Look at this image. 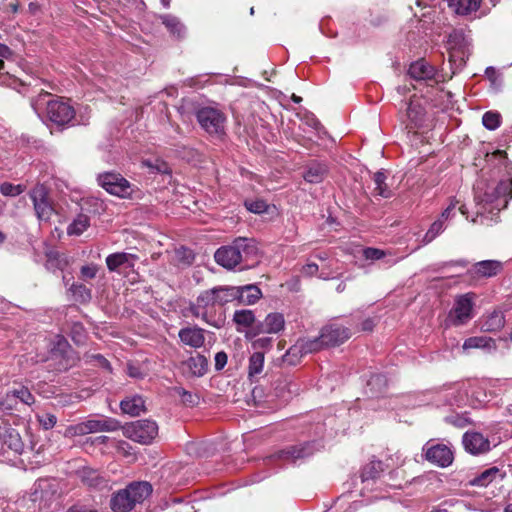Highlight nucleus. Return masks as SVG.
Listing matches in <instances>:
<instances>
[{
  "instance_id": "obj_35",
  "label": "nucleus",
  "mask_w": 512,
  "mask_h": 512,
  "mask_svg": "<svg viewBox=\"0 0 512 512\" xmlns=\"http://www.w3.org/2000/svg\"><path fill=\"white\" fill-rule=\"evenodd\" d=\"M264 367V353L255 352L249 358L248 376L250 379L259 375Z\"/></svg>"
},
{
  "instance_id": "obj_34",
  "label": "nucleus",
  "mask_w": 512,
  "mask_h": 512,
  "mask_svg": "<svg viewBox=\"0 0 512 512\" xmlns=\"http://www.w3.org/2000/svg\"><path fill=\"white\" fill-rule=\"evenodd\" d=\"M160 19L173 36H183L185 28L177 17L166 14L160 16Z\"/></svg>"
},
{
  "instance_id": "obj_36",
  "label": "nucleus",
  "mask_w": 512,
  "mask_h": 512,
  "mask_svg": "<svg viewBox=\"0 0 512 512\" xmlns=\"http://www.w3.org/2000/svg\"><path fill=\"white\" fill-rule=\"evenodd\" d=\"M407 117L411 123V128L419 126L424 117V110L421 105L411 100L407 108Z\"/></svg>"
},
{
  "instance_id": "obj_56",
  "label": "nucleus",
  "mask_w": 512,
  "mask_h": 512,
  "mask_svg": "<svg viewBox=\"0 0 512 512\" xmlns=\"http://www.w3.org/2000/svg\"><path fill=\"white\" fill-rule=\"evenodd\" d=\"M318 271V265L315 263H309L303 266L302 272L307 276H313Z\"/></svg>"
},
{
  "instance_id": "obj_29",
  "label": "nucleus",
  "mask_w": 512,
  "mask_h": 512,
  "mask_svg": "<svg viewBox=\"0 0 512 512\" xmlns=\"http://www.w3.org/2000/svg\"><path fill=\"white\" fill-rule=\"evenodd\" d=\"M238 288L237 300L246 305H252L261 298V290L254 285H246Z\"/></svg>"
},
{
  "instance_id": "obj_25",
  "label": "nucleus",
  "mask_w": 512,
  "mask_h": 512,
  "mask_svg": "<svg viewBox=\"0 0 512 512\" xmlns=\"http://www.w3.org/2000/svg\"><path fill=\"white\" fill-rule=\"evenodd\" d=\"M120 407L123 413L138 416L145 410V401L141 396L135 395L122 400Z\"/></svg>"
},
{
  "instance_id": "obj_41",
  "label": "nucleus",
  "mask_w": 512,
  "mask_h": 512,
  "mask_svg": "<svg viewBox=\"0 0 512 512\" xmlns=\"http://www.w3.org/2000/svg\"><path fill=\"white\" fill-rule=\"evenodd\" d=\"M445 229V223L442 219H437L434 221L426 234L423 237L422 242L424 244H428L433 241L440 233H442Z\"/></svg>"
},
{
  "instance_id": "obj_53",
  "label": "nucleus",
  "mask_w": 512,
  "mask_h": 512,
  "mask_svg": "<svg viewBox=\"0 0 512 512\" xmlns=\"http://www.w3.org/2000/svg\"><path fill=\"white\" fill-rule=\"evenodd\" d=\"M12 56L11 49L5 44L0 43V72L4 69L3 59H9Z\"/></svg>"
},
{
  "instance_id": "obj_54",
  "label": "nucleus",
  "mask_w": 512,
  "mask_h": 512,
  "mask_svg": "<svg viewBox=\"0 0 512 512\" xmlns=\"http://www.w3.org/2000/svg\"><path fill=\"white\" fill-rule=\"evenodd\" d=\"M227 364V354L225 352H218L215 355V369L221 370Z\"/></svg>"
},
{
  "instance_id": "obj_20",
  "label": "nucleus",
  "mask_w": 512,
  "mask_h": 512,
  "mask_svg": "<svg viewBox=\"0 0 512 512\" xmlns=\"http://www.w3.org/2000/svg\"><path fill=\"white\" fill-rule=\"evenodd\" d=\"M138 257L134 254L118 252L110 254L106 257V265L109 271H116L119 267L126 265L133 267Z\"/></svg>"
},
{
  "instance_id": "obj_30",
  "label": "nucleus",
  "mask_w": 512,
  "mask_h": 512,
  "mask_svg": "<svg viewBox=\"0 0 512 512\" xmlns=\"http://www.w3.org/2000/svg\"><path fill=\"white\" fill-rule=\"evenodd\" d=\"M497 479H502V474L497 467H492V468L486 469L481 474H479L477 477L472 479L470 481V484L472 486L487 487L489 484H491L493 481H495Z\"/></svg>"
},
{
  "instance_id": "obj_58",
  "label": "nucleus",
  "mask_w": 512,
  "mask_h": 512,
  "mask_svg": "<svg viewBox=\"0 0 512 512\" xmlns=\"http://www.w3.org/2000/svg\"><path fill=\"white\" fill-rule=\"evenodd\" d=\"M375 327V320L367 318L361 323V330L365 332H371Z\"/></svg>"
},
{
  "instance_id": "obj_23",
  "label": "nucleus",
  "mask_w": 512,
  "mask_h": 512,
  "mask_svg": "<svg viewBox=\"0 0 512 512\" xmlns=\"http://www.w3.org/2000/svg\"><path fill=\"white\" fill-rule=\"evenodd\" d=\"M324 347H326V344H324V339H323L322 333H321L320 336L315 337V338L299 339L296 342V344L293 346V350H295L301 354H308V353H313V352L319 351Z\"/></svg>"
},
{
  "instance_id": "obj_13",
  "label": "nucleus",
  "mask_w": 512,
  "mask_h": 512,
  "mask_svg": "<svg viewBox=\"0 0 512 512\" xmlns=\"http://www.w3.org/2000/svg\"><path fill=\"white\" fill-rule=\"evenodd\" d=\"M285 327L284 316L281 313H269L265 319L256 325L255 331H247L246 338L253 339L259 334H277Z\"/></svg>"
},
{
  "instance_id": "obj_3",
  "label": "nucleus",
  "mask_w": 512,
  "mask_h": 512,
  "mask_svg": "<svg viewBox=\"0 0 512 512\" xmlns=\"http://www.w3.org/2000/svg\"><path fill=\"white\" fill-rule=\"evenodd\" d=\"M256 252L257 247L253 239L240 237L235 239L231 245L217 249L214 258L224 268L233 269Z\"/></svg>"
},
{
  "instance_id": "obj_4",
  "label": "nucleus",
  "mask_w": 512,
  "mask_h": 512,
  "mask_svg": "<svg viewBox=\"0 0 512 512\" xmlns=\"http://www.w3.org/2000/svg\"><path fill=\"white\" fill-rule=\"evenodd\" d=\"M213 297L209 289L201 292L196 300L189 305L188 310L193 317L212 327L220 328L223 325L224 319Z\"/></svg>"
},
{
  "instance_id": "obj_51",
  "label": "nucleus",
  "mask_w": 512,
  "mask_h": 512,
  "mask_svg": "<svg viewBox=\"0 0 512 512\" xmlns=\"http://www.w3.org/2000/svg\"><path fill=\"white\" fill-rule=\"evenodd\" d=\"M142 166H145L151 170H156L158 172H161V173H167L168 172V167L166 166L165 163L161 162V161H155V163H152L151 161L149 160H144L142 162Z\"/></svg>"
},
{
  "instance_id": "obj_55",
  "label": "nucleus",
  "mask_w": 512,
  "mask_h": 512,
  "mask_svg": "<svg viewBox=\"0 0 512 512\" xmlns=\"http://www.w3.org/2000/svg\"><path fill=\"white\" fill-rule=\"evenodd\" d=\"M457 204H458V201L455 199H452L450 204L448 205V207L442 212L439 219H442L444 222L447 221L450 218L451 213L455 210Z\"/></svg>"
},
{
  "instance_id": "obj_61",
  "label": "nucleus",
  "mask_w": 512,
  "mask_h": 512,
  "mask_svg": "<svg viewBox=\"0 0 512 512\" xmlns=\"http://www.w3.org/2000/svg\"><path fill=\"white\" fill-rule=\"evenodd\" d=\"M95 358L99 361V363H100L103 367H105V368H107V369H109V368H110L109 362H108V361H107V360H106L102 355H97V356H95Z\"/></svg>"
},
{
  "instance_id": "obj_31",
  "label": "nucleus",
  "mask_w": 512,
  "mask_h": 512,
  "mask_svg": "<svg viewBox=\"0 0 512 512\" xmlns=\"http://www.w3.org/2000/svg\"><path fill=\"white\" fill-rule=\"evenodd\" d=\"M505 318L501 311H493L484 320L481 329L485 332H496L504 327Z\"/></svg>"
},
{
  "instance_id": "obj_45",
  "label": "nucleus",
  "mask_w": 512,
  "mask_h": 512,
  "mask_svg": "<svg viewBox=\"0 0 512 512\" xmlns=\"http://www.w3.org/2000/svg\"><path fill=\"white\" fill-rule=\"evenodd\" d=\"M25 190V187L21 184L14 185L9 182H4L0 186V193L4 196H11L15 197L23 193Z\"/></svg>"
},
{
  "instance_id": "obj_40",
  "label": "nucleus",
  "mask_w": 512,
  "mask_h": 512,
  "mask_svg": "<svg viewBox=\"0 0 512 512\" xmlns=\"http://www.w3.org/2000/svg\"><path fill=\"white\" fill-rule=\"evenodd\" d=\"M4 443L12 450L18 452L21 451L23 444L21 441V437L17 431L14 429H9L6 431V435H4Z\"/></svg>"
},
{
  "instance_id": "obj_42",
  "label": "nucleus",
  "mask_w": 512,
  "mask_h": 512,
  "mask_svg": "<svg viewBox=\"0 0 512 512\" xmlns=\"http://www.w3.org/2000/svg\"><path fill=\"white\" fill-rule=\"evenodd\" d=\"M311 454V451L308 447V445L305 446H299V447H292L288 450H285L282 452L281 457H284L286 459L291 460H297L300 458L307 457Z\"/></svg>"
},
{
  "instance_id": "obj_16",
  "label": "nucleus",
  "mask_w": 512,
  "mask_h": 512,
  "mask_svg": "<svg viewBox=\"0 0 512 512\" xmlns=\"http://www.w3.org/2000/svg\"><path fill=\"white\" fill-rule=\"evenodd\" d=\"M178 336L182 343L193 348H200L205 342L204 330L199 327L182 328Z\"/></svg>"
},
{
  "instance_id": "obj_57",
  "label": "nucleus",
  "mask_w": 512,
  "mask_h": 512,
  "mask_svg": "<svg viewBox=\"0 0 512 512\" xmlns=\"http://www.w3.org/2000/svg\"><path fill=\"white\" fill-rule=\"evenodd\" d=\"M271 344V340L267 337L259 338L253 341L252 345L254 348H264Z\"/></svg>"
},
{
  "instance_id": "obj_12",
  "label": "nucleus",
  "mask_w": 512,
  "mask_h": 512,
  "mask_svg": "<svg viewBox=\"0 0 512 512\" xmlns=\"http://www.w3.org/2000/svg\"><path fill=\"white\" fill-rule=\"evenodd\" d=\"M30 199L33 202L37 218L41 221H47L53 214V207L48 199V192L44 185L37 184L29 192Z\"/></svg>"
},
{
  "instance_id": "obj_63",
  "label": "nucleus",
  "mask_w": 512,
  "mask_h": 512,
  "mask_svg": "<svg viewBox=\"0 0 512 512\" xmlns=\"http://www.w3.org/2000/svg\"><path fill=\"white\" fill-rule=\"evenodd\" d=\"M29 9H30L31 12L35 13L38 10V6L35 3H30L29 4Z\"/></svg>"
},
{
  "instance_id": "obj_8",
  "label": "nucleus",
  "mask_w": 512,
  "mask_h": 512,
  "mask_svg": "<svg viewBox=\"0 0 512 512\" xmlns=\"http://www.w3.org/2000/svg\"><path fill=\"white\" fill-rule=\"evenodd\" d=\"M124 435L142 444L150 443L158 434V425L152 420H137L123 427Z\"/></svg>"
},
{
  "instance_id": "obj_10",
  "label": "nucleus",
  "mask_w": 512,
  "mask_h": 512,
  "mask_svg": "<svg viewBox=\"0 0 512 512\" xmlns=\"http://www.w3.org/2000/svg\"><path fill=\"white\" fill-rule=\"evenodd\" d=\"M46 116L55 125L65 126L74 119L75 110L67 101L52 99L47 103Z\"/></svg>"
},
{
  "instance_id": "obj_48",
  "label": "nucleus",
  "mask_w": 512,
  "mask_h": 512,
  "mask_svg": "<svg viewBox=\"0 0 512 512\" xmlns=\"http://www.w3.org/2000/svg\"><path fill=\"white\" fill-rule=\"evenodd\" d=\"M7 398H18L25 404H32L34 399L32 394L27 388H21L19 390H14L11 393H7Z\"/></svg>"
},
{
  "instance_id": "obj_59",
  "label": "nucleus",
  "mask_w": 512,
  "mask_h": 512,
  "mask_svg": "<svg viewBox=\"0 0 512 512\" xmlns=\"http://www.w3.org/2000/svg\"><path fill=\"white\" fill-rule=\"evenodd\" d=\"M177 392L181 396L183 402H189V403L193 402V400H192L193 396L190 392H188L182 388L177 389Z\"/></svg>"
},
{
  "instance_id": "obj_37",
  "label": "nucleus",
  "mask_w": 512,
  "mask_h": 512,
  "mask_svg": "<svg viewBox=\"0 0 512 512\" xmlns=\"http://www.w3.org/2000/svg\"><path fill=\"white\" fill-rule=\"evenodd\" d=\"M327 169L325 165L314 164L310 166L304 175V178L309 183H319L323 180Z\"/></svg>"
},
{
  "instance_id": "obj_47",
  "label": "nucleus",
  "mask_w": 512,
  "mask_h": 512,
  "mask_svg": "<svg viewBox=\"0 0 512 512\" xmlns=\"http://www.w3.org/2000/svg\"><path fill=\"white\" fill-rule=\"evenodd\" d=\"M115 447L117 452L124 458L128 459V461L135 460V454L132 451V447L126 441H117L115 443Z\"/></svg>"
},
{
  "instance_id": "obj_38",
  "label": "nucleus",
  "mask_w": 512,
  "mask_h": 512,
  "mask_svg": "<svg viewBox=\"0 0 512 512\" xmlns=\"http://www.w3.org/2000/svg\"><path fill=\"white\" fill-rule=\"evenodd\" d=\"M373 180H374V184H375V192L384 197V198H388L391 196V191L388 189L386 183H385V180H386V176L383 172L381 171H378L374 174L373 176Z\"/></svg>"
},
{
  "instance_id": "obj_17",
  "label": "nucleus",
  "mask_w": 512,
  "mask_h": 512,
  "mask_svg": "<svg viewBox=\"0 0 512 512\" xmlns=\"http://www.w3.org/2000/svg\"><path fill=\"white\" fill-rule=\"evenodd\" d=\"M486 382H476L469 385L466 393L474 406H482L489 402L493 395L487 392Z\"/></svg>"
},
{
  "instance_id": "obj_46",
  "label": "nucleus",
  "mask_w": 512,
  "mask_h": 512,
  "mask_svg": "<svg viewBox=\"0 0 512 512\" xmlns=\"http://www.w3.org/2000/svg\"><path fill=\"white\" fill-rule=\"evenodd\" d=\"M245 207L248 211L255 214H262L268 211L269 206L264 200H247Z\"/></svg>"
},
{
  "instance_id": "obj_52",
  "label": "nucleus",
  "mask_w": 512,
  "mask_h": 512,
  "mask_svg": "<svg viewBox=\"0 0 512 512\" xmlns=\"http://www.w3.org/2000/svg\"><path fill=\"white\" fill-rule=\"evenodd\" d=\"M98 272L96 264H89L81 268V276L85 279H93Z\"/></svg>"
},
{
  "instance_id": "obj_43",
  "label": "nucleus",
  "mask_w": 512,
  "mask_h": 512,
  "mask_svg": "<svg viewBox=\"0 0 512 512\" xmlns=\"http://www.w3.org/2000/svg\"><path fill=\"white\" fill-rule=\"evenodd\" d=\"M482 123L488 130H495L501 124V115L498 112L488 111L483 115Z\"/></svg>"
},
{
  "instance_id": "obj_19",
  "label": "nucleus",
  "mask_w": 512,
  "mask_h": 512,
  "mask_svg": "<svg viewBox=\"0 0 512 512\" xmlns=\"http://www.w3.org/2000/svg\"><path fill=\"white\" fill-rule=\"evenodd\" d=\"M411 78L421 81L430 80L435 75V69L433 66L428 64L425 60L420 59L412 63L408 70Z\"/></svg>"
},
{
  "instance_id": "obj_22",
  "label": "nucleus",
  "mask_w": 512,
  "mask_h": 512,
  "mask_svg": "<svg viewBox=\"0 0 512 512\" xmlns=\"http://www.w3.org/2000/svg\"><path fill=\"white\" fill-rule=\"evenodd\" d=\"M213 294L219 308L227 303L237 300L238 288L233 286H219L209 289Z\"/></svg>"
},
{
  "instance_id": "obj_1",
  "label": "nucleus",
  "mask_w": 512,
  "mask_h": 512,
  "mask_svg": "<svg viewBox=\"0 0 512 512\" xmlns=\"http://www.w3.org/2000/svg\"><path fill=\"white\" fill-rule=\"evenodd\" d=\"M512 199V175L498 183L486 184L478 182L475 188V200L478 206L477 214L493 213L507 207Z\"/></svg>"
},
{
  "instance_id": "obj_28",
  "label": "nucleus",
  "mask_w": 512,
  "mask_h": 512,
  "mask_svg": "<svg viewBox=\"0 0 512 512\" xmlns=\"http://www.w3.org/2000/svg\"><path fill=\"white\" fill-rule=\"evenodd\" d=\"M77 475L80 480L89 487H98L105 482L104 477L101 474L90 467H83L77 471Z\"/></svg>"
},
{
  "instance_id": "obj_2",
  "label": "nucleus",
  "mask_w": 512,
  "mask_h": 512,
  "mask_svg": "<svg viewBox=\"0 0 512 512\" xmlns=\"http://www.w3.org/2000/svg\"><path fill=\"white\" fill-rule=\"evenodd\" d=\"M152 493V486L148 482H134L125 489L113 494L110 507L113 512H130L137 505L142 504Z\"/></svg>"
},
{
  "instance_id": "obj_64",
  "label": "nucleus",
  "mask_w": 512,
  "mask_h": 512,
  "mask_svg": "<svg viewBox=\"0 0 512 512\" xmlns=\"http://www.w3.org/2000/svg\"><path fill=\"white\" fill-rule=\"evenodd\" d=\"M504 512H512V502L505 507Z\"/></svg>"
},
{
  "instance_id": "obj_50",
  "label": "nucleus",
  "mask_w": 512,
  "mask_h": 512,
  "mask_svg": "<svg viewBox=\"0 0 512 512\" xmlns=\"http://www.w3.org/2000/svg\"><path fill=\"white\" fill-rule=\"evenodd\" d=\"M37 419L46 430L53 428L57 423L56 416L50 413L38 415Z\"/></svg>"
},
{
  "instance_id": "obj_14",
  "label": "nucleus",
  "mask_w": 512,
  "mask_h": 512,
  "mask_svg": "<svg viewBox=\"0 0 512 512\" xmlns=\"http://www.w3.org/2000/svg\"><path fill=\"white\" fill-rule=\"evenodd\" d=\"M462 443L467 452L472 455L484 454L490 450V441L483 434L468 431L463 435Z\"/></svg>"
},
{
  "instance_id": "obj_26",
  "label": "nucleus",
  "mask_w": 512,
  "mask_h": 512,
  "mask_svg": "<svg viewBox=\"0 0 512 512\" xmlns=\"http://www.w3.org/2000/svg\"><path fill=\"white\" fill-rule=\"evenodd\" d=\"M501 270V263L494 260H484L474 264L472 273L480 277L495 276Z\"/></svg>"
},
{
  "instance_id": "obj_49",
  "label": "nucleus",
  "mask_w": 512,
  "mask_h": 512,
  "mask_svg": "<svg viewBox=\"0 0 512 512\" xmlns=\"http://www.w3.org/2000/svg\"><path fill=\"white\" fill-rule=\"evenodd\" d=\"M386 252L384 250L378 248L368 247L363 250V256L367 260H380L386 256Z\"/></svg>"
},
{
  "instance_id": "obj_62",
  "label": "nucleus",
  "mask_w": 512,
  "mask_h": 512,
  "mask_svg": "<svg viewBox=\"0 0 512 512\" xmlns=\"http://www.w3.org/2000/svg\"><path fill=\"white\" fill-rule=\"evenodd\" d=\"M95 358L99 361V363H100L103 367H105V368H107V369H109V368H110L109 362H108V361H107V360H106L102 355H97V356H95Z\"/></svg>"
},
{
  "instance_id": "obj_11",
  "label": "nucleus",
  "mask_w": 512,
  "mask_h": 512,
  "mask_svg": "<svg viewBox=\"0 0 512 512\" xmlns=\"http://www.w3.org/2000/svg\"><path fill=\"white\" fill-rule=\"evenodd\" d=\"M423 451L429 462L442 468L450 466L454 459L452 450L445 444L428 441Z\"/></svg>"
},
{
  "instance_id": "obj_6",
  "label": "nucleus",
  "mask_w": 512,
  "mask_h": 512,
  "mask_svg": "<svg viewBox=\"0 0 512 512\" xmlns=\"http://www.w3.org/2000/svg\"><path fill=\"white\" fill-rule=\"evenodd\" d=\"M98 184L109 194L119 198H131L134 189L131 183L120 173L105 172L98 175Z\"/></svg>"
},
{
  "instance_id": "obj_60",
  "label": "nucleus",
  "mask_w": 512,
  "mask_h": 512,
  "mask_svg": "<svg viewBox=\"0 0 512 512\" xmlns=\"http://www.w3.org/2000/svg\"><path fill=\"white\" fill-rule=\"evenodd\" d=\"M67 512H96L95 510L88 509L83 506H73L67 510Z\"/></svg>"
},
{
  "instance_id": "obj_5",
  "label": "nucleus",
  "mask_w": 512,
  "mask_h": 512,
  "mask_svg": "<svg viewBox=\"0 0 512 512\" xmlns=\"http://www.w3.org/2000/svg\"><path fill=\"white\" fill-rule=\"evenodd\" d=\"M119 427L115 420L111 419H87L83 422L71 424L66 427L63 436L65 438H74L85 436L91 433L102 431H114Z\"/></svg>"
},
{
  "instance_id": "obj_9",
  "label": "nucleus",
  "mask_w": 512,
  "mask_h": 512,
  "mask_svg": "<svg viewBox=\"0 0 512 512\" xmlns=\"http://www.w3.org/2000/svg\"><path fill=\"white\" fill-rule=\"evenodd\" d=\"M474 300V293L456 296L454 306L448 316L453 326H462L473 318Z\"/></svg>"
},
{
  "instance_id": "obj_33",
  "label": "nucleus",
  "mask_w": 512,
  "mask_h": 512,
  "mask_svg": "<svg viewBox=\"0 0 512 512\" xmlns=\"http://www.w3.org/2000/svg\"><path fill=\"white\" fill-rule=\"evenodd\" d=\"M383 472V465L380 461L372 460L367 463L361 472V479L363 482L375 480Z\"/></svg>"
},
{
  "instance_id": "obj_32",
  "label": "nucleus",
  "mask_w": 512,
  "mask_h": 512,
  "mask_svg": "<svg viewBox=\"0 0 512 512\" xmlns=\"http://www.w3.org/2000/svg\"><path fill=\"white\" fill-rule=\"evenodd\" d=\"M90 226V219L85 214H79L67 228L68 235L79 236Z\"/></svg>"
},
{
  "instance_id": "obj_15",
  "label": "nucleus",
  "mask_w": 512,
  "mask_h": 512,
  "mask_svg": "<svg viewBox=\"0 0 512 512\" xmlns=\"http://www.w3.org/2000/svg\"><path fill=\"white\" fill-rule=\"evenodd\" d=\"M351 332L348 328L339 325H329L323 328L322 337L324 344L328 346H336L348 340Z\"/></svg>"
},
{
  "instance_id": "obj_44",
  "label": "nucleus",
  "mask_w": 512,
  "mask_h": 512,
  "mask_svg": "<svg viewBox=\"0 0 512 512\" xmlns=\"http://www.w3.org/2000/svg\"><path fill=\"white\" fill-rule=\"evenodd\" d=\"M70 291L72 292L75 299L78 301L86 302L91 298L90 290L83 284H72L70 287Z\"/></svg>"
},
{
  "instance_id": "obj_24",
  "label": "nucleus",
  "mask_w": 512,
  "mask_h": 512,
  "mask_svg": "<svg viewBox=\"0 0 512 512\" xmlns=\"http://www.w3.org/2000/svg\"><path fill=\"white\" fill-rule=\"evenodd\" d=\"M463 350L469 349H486L488 351H495L497 346L494 339L487 336H475L466 339L462 346Z\"/></svg>"
},
{
  "instance_id": "obj_27",
  "label": "nucleus",
  "mask_w": 512,
  "mask_h": 512,
  "mask_svg": "<svg viewBox=\"0 0 512 512\" xmlns=\"http://www.w3.org/2000/svg\"><path fill=\"white\" fill-rule=\"evenodd\" d=\"M482 0H449L450 8L458 15H469L476 12Z\"/></svg>"
},
{
  "instance_id": "obj_39",
  "label": "nucleus",
  "mask_w": 512,
  "mask_h": 512,
  "mask_svg": "<svg viewBox=\"0 0 512 512\" xmlns=\"http://www.w3.org/2000/svg\"><path fill=\"white\" fill-rule=\"evenodd\" d=\"M194 253L192 250L181 247L175 251V257L174 260L176 263L180 266H189L194 261Z\"/></svg>"
},
{
  "instance_id": "obj_18",
  "label": "nucleus",
  "mask_w": 512,
  "mask_h": 512,
  "mask_svg": "<svg viewBox=\"0 0 512 512\" xmlns=\"http://www.w3.org/2000/svg\"><path fill=\"white\" fill-rule=\"evenodd\" d=\"M255 320L254 312L249 309L236 310L233 315V321L237 326V331L240 333L246 334L247 331H255Z\"/></svg>"
},
{
  "instance_id": "obj_7",
  "label": "nucleus",
  "mask_w": 512,
  "mask_h": 512,
  "mask_svg": "<svg viewBox=\"0 0 512 512\" xmlns=\"http://www.w3.org/2000/svg\"><path fill=\"white\" fill-rule=\"evenodd\" d=\"M196 118L200 126L210 135L221 137L225 132V116L222 112L211 107L197 111Z\"/></svg>"
},
{
  "instance_id": "obj_21",
  "label": "nucleus",
  "mask_w": 512,
  "mask_h": 512,
  "mask_svg": "<svg viewBox=\"0 0 512 512\" xmlns=\"http://www.w3.org/2000/svg\"><path fill=\"white\" fill-rule=\"evenodd\" d=\"M183 366L190 375L201 377L207 372L208 360L205 356L196 354L185 361Z\"/></svg>"
}]
</instances>
